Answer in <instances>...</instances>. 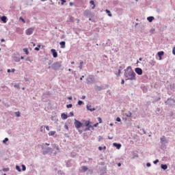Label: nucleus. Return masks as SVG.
Masks as SVG:
<instances>
[{"mask_svg":"<svg viewBox=\"0 0 175 175\" xmlns=\"http://www.w3.org/2000/svg\"><path fill=\"white\" fill-rule=\"evenodd\" d=\"M72 106L73 105L72 104H68L66 105V107H67V109H70L71 107H72Z\"/></svg>","mask_w":175,"mask_h":175,"instance_id":"obj_31","label":"nucleus"},{"mask_svg":"<svg viewBox=\"0 0 175 175\" xmlns=\"http://www.w3.org/2000/svg\"><path fill=\"white\" fill-rule=\"evenodd\" d=\"M87 84H92L95 81V77L94 75H89L86 79Z\"/></svg>","mask_w":175,"mask_h":175,"instance_id":"obj_3","label":"nucleus"},{"mask_svg":"<svg viewBox=\"0 0 175 175\" xmlns=\"http://www.w3.org/2000/svg\"><path fill=\"white\" fill-rule=\"evenodd\" d=\"M51 51L53 54V58H57V57H58V53H57V51H55V49H53L51 50Z\"/></svg>","mask_w":175,"mask_h":175,"instance_id":"obj_8","label":"nucleus"},{"mask_svg":"<svg viewBox=\"0 0 175 175\" xmlns=\"http://www.w3.org/2000/svg\"><path fill=\"white\" fill-rule=\"evenodd\" d=\"M86 109L90 111H95V108L92 107V106L90 104L87 105Z\"/></svg>","mask_w":175,"mask_h":175,"instance_id":"obj_9","label":"nucleus"},{"mask_svg":"<svg viewBox=\"0 0 175 175\" xmlns=\"http://www.w3.org/2000/svg\"><path fill=\"white\" fill-rule=\"evenodd\" d=\"M82 125H83V124L80 121L75 120V128H77V129L81 128Z\"/></svg>","mask_w":175,"mask_h":175,"instance_id":"obj_5","label":"nucleus"},{"mask_svg":"<svg viewBox=\"0 0 175 175\" xmlns=\"http://www.w3.org/2000/svg\"><path fill=\"white\" fill-rule=\"evenodd\" d=\"M98 125H99V123H96L92 126H93V128H96V126H98Z\"/></svg>","mask_w":175,"mask_h":175,"instance_id":"obj_43","label":"nucleus"},{"mask_svg":"<svg viewBox=\"0 0 175 175\" xmlns=\"http://www.w3.org/2000/svg\"><path fill=\"white\" fill-rule=\"evenodd\" d=\"M15 88H18L20 90V85H14Z\"/></svg>","mask_w":175,"mask_h":175,"instance_id":"obj_49","label":"nucleus"},{"mask_svg":"<svg viewBox=\"0 0 175 175\" xmlns=\"http://www.w3.org/2000/svg\"><path fill=\"white\" fill-rule=\"evenodd\" d=\"M161 169H163V170H166V169H167V165L161 164Z\"/></svg>","mask_w":175,"mask_h":175,"instance_id":"obj_18","label":"nucleus"},{"mask_svg":"<svg viewBox=\"0 0 175 175\" xmlns=\"http://www.w3.org/2000/svg\"><path fill=\"white\" fill-rule=\"evenodd\" d=\"M45 128H46V131H50V128L49 127V126H45Z\"/></svg>","mask_w":175,"mask_h":175,"instance_id":"obj_51","label":"nucleus"},{"mask_svg":"<svg viewBox=\"0 0 175 175\" xmlns=\"http://www.w3.org/2000/svg\"><path fill=\"white\" fill-rule=\"evenodd\" d=\"M15 114H16V117H20V116H21L20 111L15 112Z\"/></svg>","mask_w":175,"mask_h":175,"instance_id":"obj_34","label":"nucleus"},{"mask_svg":"<svg viewBox=\"0 0 175 175\" xmlns=\"http://www.w3.org/2000/svg\"><path fill=\"white\" fill-rule=\"evenodd\" d=\"M103 150H106V146H104V147L103 148Z\"/></svg>","mask_w":175,"mask_h":175,"instance_id":"obj_64","label":"nucleus"},{"mask_svg":"<svg viewBox=\"0 0 175 175\" xmlns=\"http://www.w3.org/2000/svg\"><path fill=\"white\" fill-rule=\"evenodd\" d=\"M1 42H5V39H3V38L1 39Z\"/></svg>","mask_w":175,"mask_h":175,"instance_id":"obj_60","label":"nucleus"},{"mask_svg":"<svg viewBox=\"0 0 175 175\" xmlns=\"http://www.w3.org/2000/svg\"><path fill=\"white\" fill-rule=\"evenodd\" d=\"M150 64H151V65H152L154 66V65H155V64H157V62L152 60Z\"/></svg>","mask_w":175,"mask_h":175,"instance_id":"obj_35","label":"nucleus"},{"mask_svg":"<svg viewBox=\"0 0 175 175\" xmlns=\"http://www.w3.org/2000/svg\"><path fill=\"white\" fill-rule=\"evenodd\" d=\"M158 162H159V160L156 159L155 161H153V163H154V165H157V163H158Z\"/></svg>","mask_w":175,"mask_h":175,"instance_id":"obj_38","label":"nucleus"},{"mask_svg":"<svg viewBox=\"0 0 175 175\" xmlns=\"http://www.w3.org/2000/svg\"><path fill=\"white\" fill-rule=\"evenodd\" d=\"M82 99H85V96H83Z\"/></svg>","mask_w":175,"mask_h":175,"instance_id":"obj_61","label":"nucleus"},{"mask_svg":"<svg viewBox=\"0 0 175 175\" xmlns=\"http://www.w3.org/2000/svg\"><path fill=\"white\" fill-rule=\"evenodd\" d=\"M84 64V62H81L79 64V69H83V64Z\"/></svg>","mask_w":175,"mask_h":175,"instance_id":"obj_27","label":"nucleus"},{"mask_svg":"<svg viewBox=\"0 0 175 175\" xmlns=\"http://www.w3.org/2000/svg\"><path fill=\"white\" fill-rule=\"evenodd\" d=\"M14 61H15V62H20L21 59H20V58L14 59Z\"/></svg>","mask_w":175,"mask_h":175,"instance_id":"obj_45","label":"nucleus"},{"mask_svg":"<svg viewBox=\"0 0 175 175\" xmlns=\"http://www.w3.org/2000/svg\"><path fill=\"white\" fill-rule=\"evenodd\" d=\"M84 103L83 102V101H81V100H79L78 101V105H79V106H81V105H83Z\"/></svg>","mask_w":175,"mask_h":175,"instance_id":"obj_36","label":"nucleus"},{"mask_svg":"<svg viewBox=\"0 0 175 175\" xmlns=\"http://www.w3.org/2000/svg\"><path fill=\"white\" fill-rule=\"evenodd\" d=\"M75 18H73V16H69V19L68 21L69 23H73Z\"/></svg>","mask_w":175,"mask_h":175,"instance_id":"obj_24","label":"nucleus"},{"mask_svg":"<svg viewBox=\"0 0 175 175\" xmlns=\"http://www.w3.org/2000/svg\"><path fill=\"white\" fill-rule=\"evenodd\" d=\"M68 99L69 100H72V96H70V97H68Z\"/></svg>","mask_w":175,"mask_h":175,"instance_id":"obj_55","label":"nucleus"},{"mask_svg":"<svg viewBox=\"0 0 175 175\" xmlns=\"http://www.w3.org/2000/svg\"><path fill=\"white\" fill-rule=\"evenodd\" d=\"M23 51H24V53H25V54L27 55H28V54H29V52L28 51V49H27V48L23 49Z\"/></svg>","mask_w":175,"mask_h":175,"instance_id":"obj_25","label":"nucleus"},{"mask_svg":"<svg viewBox=\"0 0 175 175\" xmlns=\"http://www.w3.org/2000/svg\"><path fill=\"white\" fill-rule=\"evenodd\" d=\"M125 116L127 117H132V112L129 111L128 113H125Z\"/></svg>","mask_w":175,"mask_h":175,"instance_id":"obj_26","label":"nucleus"},{"mask_svg":"<svg viewBox=\"0 0 175 175\" xmlns=\"http://www.w3.org/2000/svg\"><path fill=\"white\" fill-rule=\"evenodd\" d=\"M3 172H9V168H3Z\"/></svg>","mask_w":175,"mask_h":175,"instance_id":"obj_41","label":"nucleus"},{"mask_svg":"<svg viewBox=\"0 0 175 175\" xmlns=\"http://www.w3.org/2000/svg\"><path fill=\"white\" fill-rule=\"evenodd\" d=\"M26 61H31V59H29V57H27Z\"/></svg>","mask_w":175,"mask_h":175,"instance_id":"obj_56","label":"nucleus"},{"mask_svg":"<svg viewBox=\"0 0 175 175\" xmlns=\"http://www.w3.org/2000/svg\"><path fill=\"white\" fill-rule=\"evenodd\" d=\"M87 170H88V167H87V166H82V169L81 170L82 173L87 172Z\"/></svg>","mask_w":175,"mask_h":175,"instance_id":"obj_13","label":"nucleus"},{"mask_svg":"<svg viewBox=\"0 0 175 175\" xmlns=\"http://www.w3.org/2000/svg\"><path fill=\"white\" fill-rule=\"evenodd\" d=\"M11 72H12V73H14V72H16V70L14 68H12Z\"/></svg>","mask_w":175,"mask_h":175,"instance_id":"obj_53","label":"nucleus"},{"mask_svg":"<svg viewBox=\"0 0 175 175\" xmlns=\"http://www.w3.org/2000/svg\"><path fill=\"white\" fill-rule=\"evenodd\" d=\"M61 117L62 120H66L68 118V115H66V113H62Z\"/></svg>","mask_w":175,"mask_h":175,"instance_id":"obj_19","label":"nucleus"},{"mask_svg":"<svg viewBox=\"0 0 175 175\" xmlns=\"http://www.w3.org/2000/svg\"><path fill=\"white\" fill-rule=\"evenodd\" d=\"M91 122H90V120H87L85 122V126H87L88 129H86L87 131H90V129H94V126H92V125H91Z\"/></svg>","mask_w":175,"mask_h":175,"instance_id":"obj_4","label":"nucleus"},{"mask_svg":"<svg viewBox=\"0 0 175 175\" xmlns=\"http://www.w3.org/2000/svg\"><path fill=\"white\" fill-rule=\"evenodd\" d=\"M65 129H67V131H69V126L68 125L64 126Z\"/></svg>","mask_w":175,"mask_h":175,"instance_id":"obj_47","label":"nucleus"},{"mask_svg":"<svg viewBox=\"0 0 175 175\" xmlns=\"http://www.w3.org/2000/svg\"><path fill=\"white\" fill-rule=\"evenodd\" d=\"M90 3L92 5V9L94 10L96 8L95 2L93 0H91L90 1Z\"/></svg>","mask_w":175,"mask_h":175,"instance_id":"obj_14","label":"nucleus"},{"mask_svg":"<svg viewBox=\"0 0 175 175\" xmlns=\"http://www.w3.org/2000/svg\"><path fill=\"white\" fill-rule=\"evenodd\" d=\"M114 147H116L118 150H120L121 148V144H117V143H113Z\"/></svg>","mask_w":175,"mask_h":175,"instance_id":"obj_15","label":"nucleus"},{"mask_svg":"<svg viewBox=\"0 0 175 175\" xmlns=\"http://www.w3.org/2000/svg\"><path fill=\"white\" fill-rule=\"evenodd\" d=\"M70 115L71 117H73V116H75V114L73 113V112H70Z\"/></svg>","mask_w":175,"mask_h":175,"instance_id":"obj_52","label":"nucleus"},{"mask_svg":"<svg viewBox=\"0 0 175 175\" xmlns=\"http://www.w3.org/2000/svg\"><path fill=\"white\" fill-rule=\"evenodd\" d=\"M71 65H75V62H72Z\"/></svg>","mask_w":175,"mask_h":175,"instance_id":"obj_63","label":"nucleus"},{"mask_svg":"<svg viewBox=\"0 0 175 175\" xmlns=\"http://www.w3.org/2000/svg\"><path fill=\"white\" fill-rule=\"evenodd\" d=\"M40 132H44V126H41Z\"/></svg>","mask_w":175,"mask_h":175,"instance_id":"obj_33","label":"nucleus"},{"mask_svg":"<svg viewBox=\"0 0 175 175\" xmlns=\"http://www.w3.org/2000/svg\"><path fill=\"white\" fill-rule=\"evenodd\" d=\"M22 170H23V172H25V170H27V167H25V165H22Z\"/></svg>","mask_w":175,"mask_h":175,"instance_id":"obj_28","label":"nucleus"},{"mask_svg":"<svg viewBox=\"0 0 175 175\" xmlns=\"http://www.w3.org/2000/svg\"><path fill=\"white\" fill-rule=\"evenodd\" d=\"M40 49V45H38V47H36L34 50H36V51H39Z\"/></svg>","mask_w":175,"mask_h":175,"instance_id":"obj_30","label":"nucleus"},{"mask_svg":"<svg viewBox=\"0 0 175 175\" xmlns=\"http://www.w3.org/2000/svg\"><path fill=\"white\" fill-rule=\"evenodd\" d=\"M70 6H73V3L72 2H70Z\"/></svg>","mask_w":175,"mask_h":175,"instance_id":"obj_57","label":"nucleus"},{"mask_svg":"<svg viewBox=\"0 0 175 175\" xmlns=\"http://www.w3.org/2000/svg\"><path fill=\"white\" fill-rule=\"evenodd\" d=\"M148 21H149V23H152V21L154 20V16H148L147 18Z\"/></svg>","mask_w":175,"mask_h":175,"instance_id":"obj_20","label":"nucleus"},{"mask_svg":"<svg viewBox=\"0 0 175 175\" xmlns=\"http://www.w3.org/2000/svg\"><path fill=\"white\" fill-rule=\"evenodd\" d=\"M6 142H9V138H5L3 141V143H6Z\"/></svg>","mask_w":175,"mask_h":175,"instance_id":"obj_37","label":"nucleus"},{"mask_svg":"<svg viewBox=\"0 0 175 175\" xmlns=\"http://www.w3.org/2000/svg\"><path fill=\"white\" fill-rule=\"evenodd\" d=\"M60 46H61V49H65L66 46V42L65 41H62L60 43H59Z\"/></svg>","mask_w":175,"mask_h":175,"instance_id":"obj_16","label":"nucleus"},{"mask_svg":"<svg viewBox=\"0 0 175 175\" xmlns=\"http://www.w3.org/2000/svg\"><path fill=\"white\" fill-rule=\"evenodd\" d=\"M53 148H55V150H57V151H59V147L56 144L53 145Z\"/></svg>","mask_w":175,"mask_h":175,"instance_id":"obj_23","label":"nucleus"},{"mask_svg":"<svg viewBox=\"0 0 175 175\" xmlns=\"http://www.w3.org/2000/svg\"><path fill=\"white\" fill-rule=\"evenodd\" d=\"M98 150H99V151H102V150H103V148H102L101 146H99Z\"/></svg>","mask_w":175,"mask_h":175,"instance_id":"obj_50","label":"nucleus"},{"mask_svg":"<svg viewBox=\"0 0 175 175\" xmlns=\"http://www.w3.org/2000/svg\"><path fill=\"white\" fill-rule=\"evenodd\" d=\"M105 12L109 17H111L113 16V14H111V12H110V10H106Z\"/></svg>","mask_w":175,"mask_h":175,"instance_id":"obj_22","label":"nucleus"},{"mask_svg":"<svg viewBox=\"0 0 175 175\" xmlns=\"http://www.w3.org/2000/svg\"><path fill=\"white\" fill-rule=\"evenodd\" d=\"M135 71L136 74L139 75V76H142V75H143V70H142V68H136L135 69Z\"/></svg>","mask_w":175,"mask_h":175,"instance_id":"obj_7","label":"nucleus"},{"mask_svg":"<svg viewBox=\"0 0 175 175\" xmlns=\"http://www.w3.org/2000/svg\"><path fill=\"white\" fill-rule=\"evenodd\" d=\"M146 166H147V167H150L151 166V163H147Z\"/></svg>","mask_w":175,"mask_h":175,"instance_id":"obj_46","label":"nucleus"},{"mask_svg":"<svg viewBox=\"0 0 175 175\" xmlns=\"http://www.w3.org/2000/svg\"><path fill=\"white\" fill-rule=\"evenodd\" d=\"M83 79H84V75H83V76L80 78V80H83Z\"/></svg>","mask_w":175,"mask_h":175,"instance_id":"obj_58","label":"nucleus"},{"mask_svg":"<svg viewBox=\"0 0 175 175\" xmlns=\"http://www.w3.org/2000/svg\"><path fill=\"white\" fill-rule=\"evenodd\" d=\"M124 83H125V81H124V79H122L121 81V84H124Z\"/></svg>","mask_w":175,"mask_h":175,"instance_id":"obj_54","label":"nucleus"},{"mask_svg":"<svg viewBox=\"0 0 175 175\" xmlns=\"http://www.w3.org/2000/svg\"><path fill=\"white\" fill-rule=\"evenodd\" d=\"M7 72H8V73H10V72H12V71L10 70V69H8V70H7Z\"/></svg>","mask_w":175,"mask_h":175,"instance_id":"obj_59","label":"nucleus"},{"mask_svg":"<svg viewBox=\"0 0 175 175\" xmlns=\"http://www.w3.org/2000/svg\"><path fill=\"white\" fill-rule=\"evenodd\" d=\"M143 60V58H142V57H140L139 59V61H142Z\"/></svg>","mask_w":175,"mask_h":175,"instance_id":"obj_62","label":"nucleus"},{"mask_svg":"<svg viewBox=\"0 0 175 175\" xmlns=\"http://www.w3.org/2000/svg\"><path fill=\"white\" fill-rule=\"evenodd\" d=\"M98 121L99 124H102V118H98Z\"/></svg>","mask_w":175,"mask_h":175,"instance_id":"obj_39","label":"nucleus"},{"mask_svg":"<svg viewBox=\"0 0 175 175\" xmlns=\"http://www.w3.org/2000/svg\"><path fill=\"white\" fill-rule=\"evenodd\" d=\"M33 31H35V29L33 27H30L26 30V35H32L33 33Z\"/></svg>","mask_w":175,"mask_h":175,"instance_id":"obj_6","label":"nucleus"},{"mask_svg":"<svg viewBox=\"0 0 175 175\" xmlns=\"http://www.w3.org/2000/svg\"><path fill=\"white\" fill-rule=\"evenodd\" d=\"M129 70L125 71L124 77H126V80H136V73L132 70L131 67Z\"/></svg>","mask_w":175,"mask_h":175,"instance_id":"obj_1","label":"nucleus"},{"mask_svg":"<svg viewBox=\"0 0 175 175\" xmlns=\"http://www.w3.org/2000/svg\"><path fill=\"white\" fill-rule=\"evenodd\" d=\"M163 54H165V52H163V51H159L157 53V55H158L160 61L162 60V55H163Z\"/></svg>","mask_w":175,"mask_h":175,"instance_id":"obj_10","label":"nucleus"},{"mask_svg":"<svg viewBox=\"0 0 175 175\" xmlns=\"http://www.w3.org/2000/svg\"><path fill=\"white\" fill-rule=\"evenodd\" d=\"M61 66H62V62H57L52 64L51 68H52V69H53V70H58V69H59V68H61Z\"/></svg>","mask_w":175,"mask_h":175,"instance_id":"obj_2","label":"nucleus"},{"mask_svg":"<svg viewBox=\"0 0 175 175\" xmlns=\"http://www.w3.org/2000/svg\"><path fill=\"white\" fill-rule=\"evenodd\" d=\"M116 121H117L118 122H121V118H116Z\"/></svg>","mask_w":175,"mask_h":175,"instance_id":"obj_42","label":"nucleus"},{"mask_svg":"<svg viewBox=\"0 0 175 175\" xmlns=\"http://www.w3.org/2000/svg\"><path fill=\"white\" fill-rule=\"evenodd\" d=\"M172 53L175 55V46L172 49Z\"/></svg>","mask_w":175,"mask_h":175,"instance_id":"obj_48","label":"nucleus"},{"mask_svg":"<svg viewBox=\"0 0 175 175\" xmlns=\"http://www.w3.org/2000/svg\"><path fill=\"white\" fill-rule=\"evenodd\" d=\"M120 75H121V70L120 69L118 70V72L117 74V76H120Z\"/></svg>","mask_w":175,"mask_h":175,"instance_id":"obj_44","label":"nucleus"},{"mask_svg":"<svg viewBox=\"0 0 175 175\" xmlns=\"http://www.w3.org/2000/svg\"><path fill=\"white\" fill-rule=\"evenodd\" d=\"M1 21H3V23H6V20H8V18L5 16H3L1 17Z\"/></svg>","mask_w":175,"mask_h":175,"instance_id":"obj_17","label":"nucleus"},{"mask_svg":"<svg viewBox=\"0 0 175 175\" xmlns=\"http://www.w3.org/2000/svg\"><path fill=\"white\" fill-rule=\"evenodd\" d=\"M62 5H64V3L66 2V0H61Z\"/></svg>","mask_w":175,"mask_h":175,"instance_id":"obj_40","label":"nucleus"},{"mask_svg":"<svg viewBox=\"0 0 175 175\" xmlns=\"http://www.w3.org/2000/svg\"><path fill=\"white\" fill-rule=\"evenodd\" d=\"M161 142V143H168V142L166 140V137H165V135H163L161 138H160Z\"/></svg>","mask_w":175,"mask_h":175,"instance_id":"obj_11","label":"nucleus"},{"mask_svg":"<svg viewBox=\"0 0 175 175\" xmlns=\"http://www.w3.org/2000/svg\"><path fill=\"white\" fill-rule=\"evenodd\" d=\"M19 20H21L23 23V24H25V20L23 18V17L21 16Z\"/></svg>","mask_w":175,"mask_h":175,"instance_id":"obj_32","label":"nucleus"},{"mask_svg":"<svg viewBox=\"0 0 175 175\" xmlns=\"http://www.w3.org/2000/svg\"><path fill=\"white\" fill-rule=\"evenodd\" d=\"M16 170H18V172H21V168H20V166L16 165Z\"/></svg>","mask_w":175,"mask_h":175,"instance_id":"obj_29","label":"nucleus"},{"mask_svg":"<svg viewBox=\"0 0 175 175\" xmlns=\"http://www.w3.org/2000/svg\"><path fill=\"white\" fill-rule=\"evenodd\" d=\"M91 14V12H90L88 10H86L84 11L83 15L88 17Z\"/></svg>","mask_w":175,"mask_h":175,"instance_id":"obj_12","label":"nucleus"},{"mask_svg":"<svg viewBox=\"0 0 175 175\" xmlns=\"http://www.w3.org/2000/svg\"><path fill=\"white\" fill-rule=\"evenodd\" d=\"M55 133H57V132H55V131H50L49 133V136H54L55 135Z\"/></svg>","mask_w":175,"mask_h":175,"instance_id":"obj_21","label":"nucleus"}]
</instances>
